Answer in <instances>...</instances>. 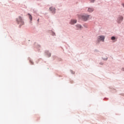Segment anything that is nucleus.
Returning <instances> with one entry per match:
<instances>
[{
	"label": "nucleus",
	"mask_w": 124,
	"mask_h": 124,
	"mask_svg": "<svg viewBox=\"0 0 124 124\" xmlns=\"http://www.w3.org/2000/svg\"><path fill=\"white\" fill-rule=\"evenodd\" d=\"M17 22L18 23V24L21 23V25H24V21H23V19H22V17L21 16H19L17 19Z\"/></svg>",
	"instance_id": "f257e3e1"
},
{
	"label": "nucleus",
	"mask_w": 124,
	"mask_h": 124,
	"mask_svg": "<svg viewBox=\"0 0 124 124\" xmlns=\"http://www.w3.org/2000/svg\"><path fill=\"white\" fill-rule=\"evenodd\" d=\"M104 39H105V37L104 36H99L98 37V40L100 41L104 42Z\"/></svg>",
	"instance_id": "f03ea898"
},
{
	"label": "nucleus",
	"mask_w": 124,
	"mask_h": 124,
	"mask_svg": "<svg viewBox=\"0 0 124 124\" xmlns=\"http://www.w3.org/2000/svg\"><path fill=\"white\" fill-rule=\"evenodd\" d=\"M89 15L82 16H81V18L82 19V20H84V21H87V20H88V19H89Z\"/></svg>",
	"instance_id": "7ed1b4c3"
},
{
	"label": "nucleus",
	"mask_w": 124,
	"mask_h": 124,
	"mask_svg": "<svg viewBox=\"0 0 124 124\" xmlns=\"http://www.w3.org/2000/svg\"><path fill=\"white\" fill-rule=\"evenodd\" d=\"M49 9L50 11H52V13H55V12H56V9H55V8L51 7L49 8Z\"/></svg>",
	"instance_id": "20e7f679"
},
{
	"label": "nucleus",
	"mask_w": 124,
	"mask_h": 124,
	"mask_svg": "<svg viewBox=\"0 0 124 124\" xmlns=\"http://www.w3.org/2000/svg\"><path fill=\"white\" fill-rule=\"evenodd\" d=\"M77 21L76 20H71L70 22L71 25H74V24H76Z\"/></svg>",
	"instance_id": "39448f33"
},
{
	"label": "nucleus",
	"mask_w": 124,
	"mask_h": 124,
	"mask_svg": "<svg viewBox=\"0 0 124 124\" xmlns=\"http://www.w3.org/2000/svg\"><path fill=\"white\" fill-rule=\"evenodd\" d=\"M118 20L119 21V23H121L123 20H124V17L122 16H120L118 18Z\"/></svg>",
	"instance_id": "423d86ee"
},
{
	"label": "nucleus",
	"mask_w": 124,
	"mask_h": 124,
	"mask_svg": "<svg viewBox=\"0 0 124 124\" xmlns=\"http://www.w3.org/2000/svg\"><path fill=\"white\" fill-rule=\"evenodd\" d=\"M77 28L78 30H80L82 29V26L80 25H77Z\"/></svg>",
	"instance_id": "0eeeda50"
},
{
	"label": "nucleus",
	"mask_w": 124,
	"mask_h": 124,
	"mask_svg": "<svg viewBox=\"0 0 124 124\" xmlns=\"http://www.w3.org/2000/svg\"><path fill=\"white\" fill-rule=\"evenodd\" d=\"M89 12H93V8H89L88 10Z\"/></svg>",
	"instance_id": "6e6552de"
},
{
	"label": "nucleus",
	"mask_w": 124,
	"mask_h": 124,
	"mask_svg": "<svg viewBox=\"0 0 124 124\" xmlns=\"http://www.w3.org/2000/svg\"><path fill=\"white\" fill-rule=\"evenodd\" d=\"M28 15L29 16V18L31 21L32 20V16H31V14H28Z\"/></svg>",
	"instance_id": "1a4fd4ad"
},
{
	"label": "nucleus",
	"mask_w": 124,
	"mask_h": 124,
	"mask_svg": "<svg viewBox=\"0 0 124 124\" xmlns=\"http://www.w3.org/2000/svg\"><path fill=\"white\" fill-rule=\"evenodd\" d=\"M111 40H115L116 39V37H115L114 36H112L111 38Z\"/></svg>",
	"instance_id": "9d476101"
},
{
	"label": "nucleus",
	"mask_w": 124,
	"mask_h": 124,
	"mask_svg": "<svg viewBox=\"0 0 124 124\" xmlns=\"http://www.w3.org/2000/svg\"><path fill=\"white\" fill-rule=\"evenodd\" d=\"M71 73H72V74H75V72H74L73 71H71Z\"/></svg>",
	"instance_id": "9b49d317"
},
{
	"label": "nucleus",
	"mask_w": 124,
	"mask_h": 124,
	"mask_svg": "<svg viewBox=\"0 0 124 124\" xmlns=\"http://www.w3.org/2000/svg\"><path fill=\"white\" fill-rule=\"evenodd\" d=\"M94 0H91V2H94Z\"/></svg>",
	"instance_id": "f8f14e48"
},
{
	"label": "nucleus",
	"mask_w": 124,
	"mask_h": 124,
	"mask_svg": "<svg viewBox=\"0 0 124 124\" xmlns=\"http://www.w3.org/2000/svg\"><path fill=\"white\" fill-rule=\"evenodd\" d=\"M122 5L124 7V3H122Z\"/></svg>",
	"instance_id": "ddd939ff"
},
{
	"label": "nucleus",
	"mask_w": 124,
	"mask_h": 124,
	"mask_svg": "<svg viewBox=\"0 0 124 124\" xmlns=\"http://www.w3.org/2000/svg\"><path fill=\"white\" fill-rule=\"evenodd\" d=\"M123 71H124V68H122Z\"/></svg>",
	"instance_id": "4468645a"
},
{
	"label": "nucleus",
	"mask_w": 124,
	"mask_h": 124,
	"mask_svg": "<svg viewBox=\"0 0 124 124\" xmlns=\"http://www.w3.org/2000/svg\"><path fill=\"white\" fill-rule=\"evenodd\" d=\"M37 21L38 22H39V19H38Z\"/></svg>",
	"instance_id": "2eb2a0df"
},
{
	"label": "nucleus",
	"mask_w": 124,
	"mask_h": 124,
	"mask_svg": "<svg viewBox=\"0 0 124 124\" xmlns=\"http://www.w3.org/2000/svg\"><path fill=\"white\" fill-rule=\"evenodd\" d=\"M48 57H51V54H50V55H49V56H48Z\"/></svg>",
	"instance_id": "dca6fc26"
}]
</instances>
